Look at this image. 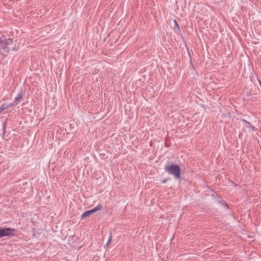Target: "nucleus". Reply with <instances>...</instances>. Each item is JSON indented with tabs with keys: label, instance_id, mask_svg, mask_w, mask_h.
Wrapping results in <instances>:
<instances>
[{
	"label": "nucleus",
	"instance_id": "9b49d317",
	"mask_svg": "<svg viewBox=\"0 0 261 261\" xmlns=\"http://www.w3.org/2000/svg\"><path fill=\"white\" fill-rule=\"evenodd\" d=\"M174 23H175V27H177L178 30H179L180 29H179V25H178L177 22L175 20H174Z\"/></svg>",
	"mask_w": 261,
	"mask_h": 261
},
{
	"label": "nucleus",
	"instance_id": "f257e3e1",
	"mask_svg": "<svg viewBox=\"0 0 261 261\" xmlns=\"http://www.w3.org/2000/svg\"><path fill=\"white\" fill-rule=\"evenodd\" d=\"M164 170L168 174L173 175L176 178L179 179L180 177V169L178 165H167L165 166Z\"/></svg>",
	"mask_w": 261,
	"mask_h": 261
},
{
	"label": "nucleus",
	"instance_id": "6e6552de",
	"mask_svg": "<svg viewBox=\"0 0 261 261\" xmlns=\"http://www.w3.org/2000/svg\"><path fill=\"white\" fill-rule=\"evenodd\" d=\"M101 208V205H97V206H96L95 208L91 210V211H92V213H93L94 212L98 211V210H99Z\"/></svg>",
	"mask_w": 261,
	"mask_h": 261
},
{
	"label": "nucleus",
	"instance_id": "0eeeda50",
	"mask_svg": "<svg viewBox=\"0 0 261 261\" xmlns=\"http://www.w3.org/2000/svg\"><path fill=\"white\" fill-rule=\"evenodd\" d=\"M101 208V205H97V206H96L95 208L91 210V211H92V213H93L94 212L98 211V210H99Z\"/></svg>",
	"mask_w": 261,
	"mask_h": 261
},
{
	"label": "nucleus",
	"instance_id": "7ed1b4c3",
	"mask_svg": "<svg viewBox=\"0 0 261 261\" xmlns=\"http://www.w3.org/2000/svg\"><path fill=\"white\" fill-rule=\"evenodd\" d=\"M14 231V229L11 228H0V238L13 236Z\"/></svg>",
	"mask_w": 261,
	"mask_h": 261
},
{
	"label": "nucleus",
	"instance_id": "39448f33",
	"mask_svg": "<svg viewBox=\"0 0 261 261\" xmlns=\"http://www.w3.org/2000/svg\"><path fill=\"white\" fill-rule=\"evenodd\" d=\"M92 212L91 210H89V211H87L86 212H85V213H84L82 215H81V218L82 219H84L85 218H86L87 217H90L92 214Z\"/></svg>",
	"mask_w": 261,
	"mask_h": 261
},
{
	"label": "nucleus",
	"instance_id": "1a4fd4ad",
	"mask_svg": "<svg viewBox=\"0 0 261 261\" xmlns=\"http://www.w3.org/2000/svg\"><path fill=\"white\" fill-rule=\"evenodd\" d=\"M112 239V233L111 232L110 235V236H109V240H108V242H107V243L106 245L108 246V245L110 244V243H111V242Z\"/></svg>",
	"mask_w": 261,
	"mask_h": 261
},
{
	"label": "nucleus",
	"instance_id": "423d86ee",
	"mask_svg": "<svg viewBox=\"0 0 261 261\" xmlns=\"http://www.w3.org/2000/svg\"><path fill=\"white\" fill-rule=\"evenodd\" d=\"M8 108H9V106L7 105L3 104L0 107V112H2Z\"/></svg>",
	"mask_w": 261,
	"mask_h": 261
},
{
	"label": "nucleus",
	"instance_id": "f8f14e48",
	"mask_svg": "<svg viewBox=\"0 0 261 261\" xmlns=\"http://www.w3.org/2000/svg\"><path fill=\"white\" fill-rule=\"evenodd\" d=\"M242 121H243V122H244L245 124H248V126H250V124L249 122H248L247 121L243 119L242 120Z\"/></svg>",
	"mask_w": 261,
	"mask_h": 261
},
{
	"label": "nucleus",
	"instance_id": "f03ea898",
	"mask_svg": "<svg viewBox=\"0 0 261 261\" xmlns=\"http://www.w3.org/2000/svg\"><path fill=\"white\" fill-rule=\"evenodd\" d=\"M0 41L1 49L2 48L4 50H6V51L8 52L10 50H13L15 49V47L13 45V41L12 39H5V41H4L2 39L0 38Z\"/></svg>",
	"mask_w": 261,
	"mask_h": 261
},
{
	"label": "nucleus",
	"instance_id": "20e7f679",
	"mask_svg": "<svg viewBox=\"0 0 261 261\" xmlns=\"http://www.w3.org/2000/svg\"><path fill=\"white\" fill-rule=\"evenodd\" d=\"M23 92L22 91H20L18 94V95H17V96L15 97V102L16 103L17 105L18 103H19L21 101V99L23 97Z\"/></svg>",
	"mask_w": 261,
	"mask_h": 261
},
{
	"label": "nucleus",
	"instance_id": "9d476101",
	"mask_svg": "<svg viewBox=\"0 0 261 261\" xmlns=\"http://www.w3.org/2000/svg\"><path fill=\"white\" fill-rule=\"evenodd\" d=\"M8 105V106H9V108H10V107H12L14 106H16V105H17V104L15 102V101H14V102L13 103H11L9 105Z\"/></svg>",
	"mask_w": 261,
	"mask_h": 261
}]
</instances>
